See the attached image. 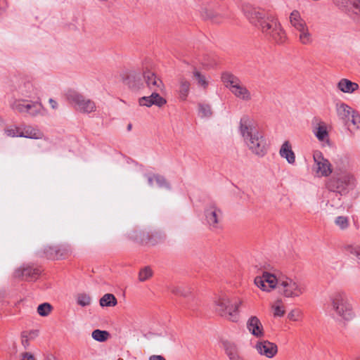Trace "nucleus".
Instances as JSON below:
<instances>
[{
  "instance_id": "obj_1",
  "label": "nucleus",
  "mask_w": 360,
  "mask_h": 360,
  "mask_svg": "<svg viewBox=\"0 0 360 360\" xmlns=\"http://www.w3.org/2000/svg\"><path fill=\"white\" fill-rule=\"evenodd\" d=\"M243 13L246 19L276 44H283L286 34L277 19L266 17L265 13L259 8L247 4L243 7Z\"/></svg>"
},
{
  "instance_id": "obj_2",
  "label": "nucleus",
  "mask_w": 360,
  "mask_h": 360,
  "mask_svg": "<svg viewBox=\"0 0 360 360\" xmlns=\"http://www.w3.org/2000/svg\"><path fill=\"white\" fill-rule=\"evenodd\" d=\"M239 132L252 154L262 158L267 153V141L253 118L248 115L243 116L240 120Z\"/></svg>"
},
{
  "instance_id": "obj_3",
  "label": "nucleus",
  "mask_w": 360,
  "mask_h": 360,
  "mask_svg": "<svg viewBox=\"0 0 360 360\" xmlns=\"http://www.w3.org/2000/svg\"><path fill=\"white\" fill-rule=\"evenodd\" d=\"M333 316L340 321H349L355 317L352 304L348 297L343 292H337L330 298Z\"/></svg>"
},
{
  "instance_id": "obj_4",
  "label": "nucleus",
  "mask_w": 360,
  "mask_h": 360,
  "mask_svg": "<svg viewBox=\"0 0 360 360\" xmlns=\"http://www.w3.org/2000/svg\"><path fill=\"white\" fill-rule=\"evenodd\" d=\"M357 185V180L352 172H345L340 174H333L326 182V189L336 191L340 195H347L354 190Z\"/></svg>"
},
{
  "instance_id": "obj_5",
  "label": "nucleus",
  "mask_w": 360,
  "mask_h": 360,
  "mask_svg": "<svg viewBox=\"0 0 360 360\" xmlns=\"http://www.w3.org/2000/svg\"><path fill=\"white\" fill-rule=\"evenodd\" d=\"M306 291L304 283L295 276H281L278 281V293L288 299L301 297Z\"/></svg>"
},
{
  "instance_id": "obj_6",
  "label": "nucleus",
  "mask_w": 360,
  "mask_h": 360,
  "mask_svg": "<svg viewBox=\"0 0 360 360\" xmlns=\"http://www.w3.org/2000/svg\"><path fill=\"white\" fill-rule=\"evenodd\" d=\"M242 303L240 299L232 300L228 295H221L215 300L216 311L221 316L236 322L239 318L238 309Z\"/></svg>"
},
{
  "instance_id": "obj_7",
  "label": "nucleus",
  "mask_w": 360,
  "mask_h": 360,
  "mask_svg": "<svg viewBox=\"0 0 360 360\" xmlns=\"http://www.w3.org/2000/svg\"><path fill=\"white\" fill-rule=\"evenodd\" d=\"M225 86L238 99L248 102L252 99V94L245 84L236 76L225 72L221 75Z\"/></svg>"
},
{
  "instance_id": "obj_8",
  "label": "nucleus",
  "mask_w": 360,
  "mask_h": 360,
  "mask_svg": "<svg viewBox=\"0 0 360 360\" xmlns=\"http://www.w3.org/2000/svg\"><path fill=\"white\" fill-rule=\"evenodd\" d=\"M291 26L298 32L299 42L302 45H310L314 41L312 33L306 21L302 18L300 12L292 11L289 17Z\"/></svg>"
},
{
  "instance_id": "obj_9",
  "label": "nucleus",
  "mask_w": 360,
  "mask_h": 360,
  "mask_svg": "<svg viewBox=\"0 0 360 360\" xmlns=\"http://www.w3.org/2000/svg\"><path fill=\"white\" fill-rule=\"evenodd\" d=\"M11 107L20 113L26 114L31 117L43 115L44 111V106L37 100L15 98L11 103Z\"/></svg>"
},
{
  "instance_id": "obj_10",
  "label": "nucleus",
  "mask_w": 360,
  "mask_h": 360,
  "mask_svg": "<svg viewBox=\"0 0 360 360\" xmlns=\"http://www.w3.org/2000/svg\"><path fill=\"white\" fill-rule=\"evenodd\" d=\"M66 98L71 103L75 108L83 113H91L96 111V106L94 101L84 97L76 91L68 90L66 94Z\"/></svg>"
},
{
  "instance_id": "obj_11",
  "label": "nucleus",
  "mask_w": 360,
  "mask_h": 360,
  "mask_svg": "<svg viewBox=\"0 0 360 360\" xmlns=\"http://www.w3.org/2000/svg\"><path fill=\"white\" fill-rule=\"evenodd\" d=\"M314 165L312 171L317 177H328L333 172L330 162L321 152L316 150L313 153Z\"/></svg>"
},
{
  "instance_id": "obj_12",
  "label": "nucleus",
  "mask_w": 360,
  "mask_h": 360,
  "mask_svg": "<svg viewBox=\"0 0 360 360\" xmlns=\"http://www.w3.org/2000/svg\"><path fill=\"white\" fill-rule=\"evenodd\" d=\"M222 218V212L216 205L211 204L207 206L205 210V219L211 230L215 231L221 229Z\"/></svg>"
},
{
  "instance_id": "obj_13",
  "label": "nucleus",
  "mask_w": 360,
  "mask_h": 360,
  "mask_svg": "<svg viewBox=\"0 0 360 360\" xmlns=\"http://www.w3.org/2000/svg\"><path fill=\"white\" fill-rule=\"evenodd\" d=\"M279 277L267 271H263L262 274L257 276L254 279L255 285L262 291L271 292L274 289L278 290Z\"/></svg>"
},
{
  "instance_id": "obj_14",
  "label": "nucleus",
  "mask_w": 360,
  "mask_h": 360,
  "mask_svg": "<svg viewBox=\"0 0 360 360\" xmlns=\"http://www.w3.org/2000/svg\"><path fill=\"white\" fill-rule=\"evenodd\" d=\"M340 195L336 191H331L327 189L324 191L321 198V206L323 207L326 211L331 212L333 210L338 209L341 207L342 200Z\"/></svg>"
},
{
  "instance_id": "obj_15",
  "label": "nucleus",
  "mask_w": 360,
  "mask_h": 360,
  "mask_svg": "<svg viewBox=\"0 0 360 360\" xmlns=\"http://www.w3.org/2000/svg\"><path fill=\"white\" fill-rule=\"evenodd\" d=\"M255 349L259 355L268 359L274 358L278 353V346L267 340H258L255 345Z\"/></svg>"
},
{
  "instance_id": "obj_16",
  "label": "nucleus",
  "mask_w": 360,
  "mask_h": 360,
  "mask_svg": "<svg viewBox=\"0 0 360 360\" xmlns=\"http://www.w3.org/2000/svg\"><path fill=\"white\" fill-rule=\"evenodd\" d=\"M245 327L250 334L257 339H262L265 335L263 324L257 316H250L246 321Z\"/></svg>"
},
{
  "instance_id": "obj_17",
  "label": "nucleus",
  "mask_w": 360,
  "mask_h": 360,
  "mask_svg": "<svg viewBox=\"0 0 360 360\" xmlns=\"http://www.w3.org/2000/svg\"><path fill=\"white\" fill-rule=\"evenodd\" d=\"M143 75L146 86L153 91H162L165 85L162 81L152 71L149 70L147 67L143 70Z\"/></svg>"
},
{
  "instance_id": "obj_18",
  "label": "nucleus",
  "mask_w": 360,
  "mask_h": 360,
  "mask_svg": "<svg viewBox=\"0 0 360 360\" xmlns=\"http://www.w3.org/2000/svg\"><path fill=\"white\" fill-rule=\"evenodd\" d=\"M167 103L165 98L162 97L158 92L153 93L148 96H143L139 99V103L141 106L151 107L156 105L159 108L162 107Z\"/></svg>"
},
{
  "instance_id": "obj_19",
  "label": "nucleus",
  "mask_w": 360,
  "mask_h": 360,
  "mask_svg": "<svg viewBox=\"0 0 360 360\" xmlns=\"http://www.w3.org/2000/svg\"><path fill=\"white\" fill-rule=\"evenodd\" d=\"M191 83L190 80L184 76H180L177 80V94L179 98L181 101H185L190 93Z\"/></svg>"
},
{
  "instance_id": "obj_20",
  "label": "nucleus",
  "mask_w": 360,
  "mask_h": 360,
  "mask_svg": "<svg viewBox=\"0 0 360 360\" xmlns=\"http://www.w3.org/2000/svg\"><path fill=\"white\" fill-rule=\"evenodd\" d=\"M279 155L285 159L289 165H295L296 162L295 153L292 150V144L289 141H285L279 149Z\"/></svg>"
},
{
  "instance_id": "obj_21",
  "label": "nucleus",
  "mask_w": 360,
  "mask_h": 360,
  "mask_svg": "<svg viewBox=\"0 0 360 360\" xmlns=\"http://www.w3.org/2000/svg\"><path fill=\"white\" fill-rule=\"evenodd\" d=\"M335 107L338 117L344 122H348L356 110L347 103L340 101L336 103Z\"/></svg>"
},
{
  "instance_id": "obj_22",
  "label": "nucleus",
  "mask_w": 360,
  "mask_h": 360,
  "mask_svg": "<svg viewBox=\"0 0 360 360\" xmlns=\"http://www.w3.org/2000/svg\"><path fill=\"white\" fill-rule=\"evenodd\" d=\"M18 94L21 98L32 100L38 96V91L36 86L31 82H25L19 87Z\"/></svg>"
},
{
  "instance_id": "obj_23",
  "label": "nucleus",
  "mask_w": 360,
  "mask_h": 360,
  "mask_svg": "<svg viewBox=\"0 0 360 360\" xmlns=\"http://www.w3.org/2000/svg\"><path fill=\"white\" fill-rule=\"evenodd\" d=\"M337 88L342 93L353 94L359 89V86L356 82L342 78L338 82Z\"/></svg>"
},
{
  "instance_id": "obj_24",
  "label": "nucleus",
  "mask_w": 360,
  "mask_h": 360,
  "mask_svg": "<svg viewBox=\"0 0 360 360\" xmlns=\"http://www.w3.org/2000/svg\"><path fill=\"white\" fill-rule=\"evenodd\" d=\"M313 131L314 134L320 142H322L323 144L329 143V135L325 123L319 122L317 126L314 127Z\"/></svg>"
},
{
  "instance_id": "obj_25",
  "label": "nucleus",
  "mask_w": 360,
  "mask_h": 360,
  "mask_svg": "<svg viewBox=\"0 0 360 360\" xmlns=\"http://www.w3.org/2000/svg\"><path fill=\"white\" fill-rule=\"evenodd\" d=\"M335 168L333 174H340L345 172H350L349 171V162L345 157H338L334 160Z\"/></svg>"
},
{
  "instance_id": "obj_26",
  "label": "nucleus",
  "mask_w": 360,
  "mask_h": 360,
  "mask_svg": "<svg viewBox=\"0 0 360 360\" xmlns=\"http://www.w3.org/2000/svg\"><path fill=\"white\" fill-rule=\"evenodd\" d=\"M38 274V270L27 266L16 271V276L22 277L25 280H32Z\"/></svg>"
},
{
  "instance_id": "obj_27",
  "label": "nucleus",
  "mask_w": 360,
  "mask_h": 360,
  "mask_svg": "<svg viewBox=\"0 0 360 360\" xmlns=\"http://www.w3.org/2000/svg\"><path fill=\"white\" fill-rule=\"evenodd\" d=\"M193 77L195 79L197 84L202 89H206L209 85V79L205 75L201 74L199 71L193 72Z\"/></svg>"
},
{
  "instance_id": "obj_28",
  "label": "nucleus",
  "mask_w": 360,
  "mask_h": 360,
  "mask_svg": "<svg viewBox=\"0 0 360 360\" xmlns=\"http://www.w3.org/2000/svg\"><path fill=\"white\" fill-rule=\"evenodd\" d=\"M117 302L115 297L112 294H105L100 300V305L101 307H114Z\"/></svg>"
},
{
  "instance_id": "obj_29",
  "label": "nucleus",
  "mask_w": 360,
  "mask_h": 360,
  "mask_svg": "<svg viewBox=\"0 0 360 360\" xmlns=\"http://www.w3.org/2000/svg\"><path fill=\"white\" fill-rule=\"evenodd\" d=\"M343 250L354 255L359 260H360V245L354 243H347L343 246Z\"/></svg>"
},
{
  "instance_id": "obj_30",
  "label": "nucleus",
  "mask_w": 360,
  "mask_h": 360,
  "mask_svg": "<svg viewBox=\"0 0 360 360\" xmlns=\"http://www.w3.org/2000/svg\"><path fill=\"white\" fill-rule=\"evenodd\" d=\"M110 336V334L106 330H101L99 329L94 330L91 333V337L94 340L98 342H105Z\"/></svg>"
},
{
  "instance_id": "obj_31",
  "label": "nucleus",
  "mask_w": 360,
  "mask_h": 360,
  "mask_svg": "<svg viewBox=\"0 0 360 360\" xmlns=\"http://www.w3.org/2000/svg\"><path fill=\"white\" fill-rule=\"evenodd\" d=\"M274 316L281 317L284 315L285 309L281 300H276L271 307Z\"/></svg>"
},
{
  "instance_id": "obj_32",
  "label": "nucleus",
  "mask_w": 360,
  "mask_h": 360,
  "mask_svg": "<svg viewBox=\"0 0 360 360\" xmlns=\"http://www.w3.org/2000/svg\"><path fill=\"white\" fill-rule=\"evenodd\" d=\"M38 333L36 330L30 331V332H24L21 335V342L22 346L26 349L29 346V342L31 339H34Z\"/></svg>"
},
{
  "instance_id": "obj_33",
  "label": "nucleus",
  "mask_w": 360,
  "mask_h": 360,
  "mask_svg": "<svg viewBox=\"0 0 360 360\" xmlns=\"http://www.w3.org/2000/svg\"><path fill=\"white\" fill-rule=\"evenodd\" d=\"M334 223L341 230H346L349 226V219L345 216L337 217Z\"/></svg>"
},
{
  "instance_id": "obj_34",
  "label": "nucleus",
  "mask_w": 360,
  "mask_h": 360,
  "mask_svg": "<svg viewBox=\"0 0 360 360\" xmlns=\"http://www.w3.org/2000/svg\"><path fill=\"white\" fill-rule=\"evenodd\" d=\"M198 114L202 118L210 117L212 114L210 106L207 104H199Z\"/></svg>"
},
{
  "instance_id": "obj_35",
  "label": "nucleus",
  "mask_w": 360,
  "mask_h": 360,
  "mask_svg": "<svg viewBox=\"0 0 360 360\" xmlns=\"http://www.w3.org/2000/svg\"><path fill=\"white\" fill-rule=\"evenodd\" d=\"M77 303L82 307L90 305L91 299L90 296L86 293H80L77 296Z\"/></svg>"
},
{
  "instance_id": "obj_36",
  "label": "nucleus",
  "mask_w": 360,
  "mask_h": 360,
  "mask_svg": "<svg viewBox=\"0 0 360 360\" xmlns=\"http://www.w3.org/2000/svg\"><path fill=\"white\" fill-rule=\"evenodd\" d=\"M51 310V305L49 303L45 302L38 306L37 311L41 316H47Z\"/></svg>"
},
{
  "instance_id": "obj_37",
  "label": "nucleus",
  "mask_w": 360,
  "mask_h": 360,
  "mask_svg": "<svg viewBox=\"0 0 360 360\" xmlns=\"http://www.w3.org/2000/svg\"><path fill=\"white\" fill-rule=\"evenodd\" d=\"M153 275V271L149 266H146L141 269L139 274V280L143 282L150 278Z\"/></svg>"
},
{
  "instance_id": "obj_38",
  "label": "nucleus",
  "mask_w": 360,
  "mask_h": 360,
  "mask_svg": "<svg viewBox=\"0 0 360 360\" xmlns=\"http://www.w3.org/2000/svg\"><path fill=\"white\" fill-rule=\"evenodd\" d=\"M138 77L139 75L135 71H131L128 73L127 77L124 79V82L129 87L134 88L136 87V84L134 80Z\"/></svg>"
},
{
  "instance_id": "obj_39",
  "label": "nucleus",
  "mask_w": 360,
  "mask_h": 360,
  "mask_svg": "<svg viewBox=\"0 0 360 360\" xmlns=\"http://www.w3.org/2000/svg\"><path fill=\"white\" fill-rule=\"evenodd\" d=\"M19 128L17 127L13 126L5 129L4 133L7 136L9 137H18L20 136V132Z\"/></svg>"
},
{
  "instance_id": "obj_40",
  "label": "nucleus",
  "mask_w": 360,
  "mask_h": 360,
  "mask_svg": "<svg viewBox=\"0 0 360 360\" xmlns=\"http://www.w3.org/2000/svg\"><path fill=\"white\" fill-rule=\"evenodd\" d=\"M20 137H25L29 139H39V133L34 129H27L25 132H20Z\"/></svg>"
},
{
  "instance_id": "obj_41",
  "label": "nucleus",
  "mask_w": 360,
  "mask_h": 360,
  "mask_svg": "<svg viewBox=\"0 0 360 360\" xmlns=\"http://www.w3.org/2000/svg\"><path fill=\"white\" fill-rule=\"evenodd\" d=\"M354 126L356 127V129L360 131V114L358 111L355 110V112L352 114L349 119Z\"/></svg>"
},
{
  "instance_id": "obj_42",
  "label": "nucleus",
  "mask_w": 360,
  "mask_h": 360,
  "mask_svg": "<svg viewBox=\"0 0 360 360\" xmlns=\"http://www.w3.org/2000/svg\"><path fill=\"white\" fill-rule=\"evenodd\" d=\"M155 186L160 188H169L168 184L167 183L165 179L160 175L155 176Z\"/></svg>"
},
{
  "instance_id": "obj_43",
  "label": "nucleus",
  "mask_w": 360,
  "mask_h": 360,
  "mask_svg": "<svg viewBox=\"0 0 360 360\" xmlns=\"http://www.w3.org/2000/svg\"><path fill=\"white\" fill-rule=\"evenodd\" d=\"M301 315V311L299 309H292L291 310L288 314V318L292 321H297L299 320V318Z\"/></svg>"
},
{
  "instance_id": "obj_44",
  "label": "nucleus",
  "mask_w": 360,
  "mask_h": 360,
  "mask_svg": "<svg viewBox=\"0 0 360 360\" xmlns=\"http://www.w3.org/2000/svg\"><path fill=\"white\" fill-rule=\"evenodd\" d=\"M20 360H36L34 356L29 352H24L20 354Z\"/></svg>"
},
{
  "instance_id": "obj_45",
  "label": "nucleus",
  "mask_w": 360,
  "mask_h": 360,
  "mask_svg": "<svg viewBox=\"0 0 360 360\" xmlns=\"http://www.w3.org/2000/svg\"><path fill=\"white\" fill-rule=\"evenodd\" d=\"M226 352L229 356L230 360H243L240 356L237 354H234L231 351H229V348L226 347Z\"/></svg>"
},
{
  "instance_id": "obj_46",
  "label": "nucleus",
  "mask_w": 360,
  "mask_h": 360,
  "mask_svg": "<svg viewBox=\"0 0 360 360\" xmlns=\"http://www.w3.org/2000/svg\"><path fill=\"white\" fill-rule=\"evenodd\" d=\"M49 103L50 104V106L51 107L52 109L55 110V109L58 108V103L54 99L49 98Z\"/></svg>"
},
{
  "instance_id": "obj_47",
  "label": "nucleus",
  "mask_w": 360,
  "mask_h": 360,
  "mask_svg": "<svg viewBox=\"0 0 360 360\" xmlns=\"http://www.w3.org/2000/svg\"><path fill=\"white\" fill-rule=\"evenodd\" d=\"M155 175H153V176H150L149 175V176H147L148 184L151 187H154L155 186Z\"/></svg>"
},
{
  "instance_id": "obj_48",
  "label": "nucleus",
  "mask_w": 360,
  "mask_h": 360,
  "mask_svg": "<svg viewBox=\"0 0 360 360\" xmlns=\"http://www.w3.org/2000/svg\"><path fill=\"white\" fill-rule=\"evenodd\" d=\"M148 360H166L161 355H152L149 357Z\"/></svg>"
},
{
  "instance_id": "obj_49",
  "label": "nucleus",
  "mask_w": 360,
  "mask_h": 360,
  "mask_svg": "<svg viewBox=\"0 0 360 360\" xmlns=\"http://www.w3.org/2000/svg\"><path fill=\"white\" fill-rule=\"evenodd\" d=\"M353 6L360 13V0H354Z\"/></svg>"
},
{
  "instance_id": "obj_50",
  "label": "nucleus",
  "mask_w": 360,
  "mask_h": 360,
  "mask_svg": "<svg viewBox=\"0 0 360 360\" xmlns=\"http://www.w3.org/2000/svg\"><path fill=\"white\" fill-rule=\"evenodd\" d=\"M45 360H57L56 358L52 355L48 356Z\"/></svg>"
},
{
  "instance_id": "obj_51",
  "label": "nucleus",
  "mask_w": 360,
  "mask_h": 360,
  "mask_svg": "<svg viewBox=\"0 0 360 360\" xmlns=\"http://www.w3.org/2000/svg\"><path fill=\"white\" fill-rule=\"evenodd\" d=\"M210 17L213 20V21L216 23H219L221 21L218 19H215L214 15H210Z\"/></svg>"
},
{
  "instance_id": "obj_52",
  "label": "nucleus",
  "mask_w": 360,
  "mask_h": 360,
  "mask_svg": "<svg viewBox=\"0 0 360 360\" xmlns=\"http://www.w3.org/2000/svg\"><path fill=\"white\" fill-rule=\"evenodd\" d=\"M173 292H174V294H180V295H185L184 294H183V293H181V292H180V290H179V289H176V290H173Z\"/></svg>"
},
{
  "instance_id": "obj_53",
  "label": "nucleus",
  "mask_w": 360,
  "mask_h": 360,
  "mask_svg": "<svg viewBox=\"0 0 360 360\" xmlns=\"http://www.w3.org/2000/svg\"><path fill=\"white\" fill-rule=\"evenodd\" d=\"M98 1H101V2H106V1H108L109 0H98Z\"/></svg>"
}]
</instances>
